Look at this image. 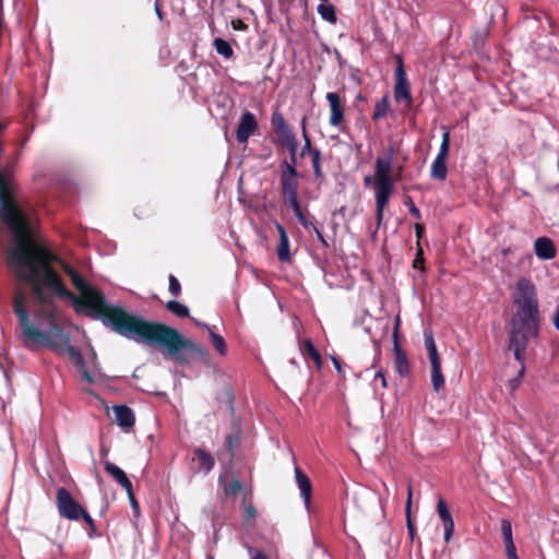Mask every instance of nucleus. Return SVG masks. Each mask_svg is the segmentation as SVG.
<instances>
[{"label": "nucleus", "mask_w": 559, "mask_h": 559, "mask_svg": "<svg viewBox=\"0 0 559 559\" xmlns=\"http://www.w3.org/2000/svg\"><path fill=\"white\" fill-rule=\"evenodd\" d=\"M392 162L393 153L390 151L385 156H379L374 164V198L379 224L382 221L384 207L394 188V182L391 178Z\"/></svg>", "instance_id": "obj_1"}, {"label": "nucleus", "mask_w": 559, "mask_h": 559, "mask_svg": "<svg viewBox=\"0 0 559 559\" xmlns=\"http://www.w3.org/2000/svg\"><path fill=\"white\" fill-rule=\"evenodd\" d=\"M513 301L518 306L513 318L538 322L536 287L531 280L523 277L516 282Z\"/></svg>", "instance_id": "obj_2"}, {"label": "nucleus", "mask_w": 559, "mask_h": 559, "mask_svg": "<svg viewBox=\"0 0 559 559\" xmlns=\"http://www.w3.org/2000/svg\"><path fill=\"white\" fill-rule=\"evenodd\" d=\"M538 322L536 320H523L520 318H512L511 332H510V349L514 354V358L524 362L525 350L530 338L537 336Z\"/></svg>", "instance_id": "obj_3"}, {"label": "nucleus", "mask_w": 559, "mask_h": 559, "mask_svg": "<svg viewBox=\"0 0 559 559\" xmlns=\"http://www.w3.org/2000/svg\"><path fill=\"white\" fill-rule=\"evenodd\" d=\"M56 502L60 516L70 521L83 520L92 530H95L94 520L66 488L61 487L57 490Z\"/></svg>", "instance_id": "obj_4"}, {"label": "nucleus", "mask_w": 559, "mask_h": 559, "mask_svg": "<svg viewBox=\"0 0 559 559\" xmlns=\"http://www.w3.org/2000/svg\"><path fill=\"white\" fill-rule=\"evenodd\" d=\"M425 347L431 367V382L433 390L438 393L444 386V377L441 371V362L438 355L437 346L435 343L431 331H425Z\"/></svg>", "instance_id": "obj_5"}, {"label": "nucleus", "mask_w": 559, "mask_h": 559, "mask_svg": "<svg viewBox=\"0 0 559 559\" xmlns=\"http://www.w3.org/2000/svg\"><path fill=\"white\" fill-rule=\"evenodd\" d=\"M272 126L276 131L277 135L281 138L282 142L287 146L290 151L293 163L296 160V151H297V139L295 134L292 132L290 128L286 123L284 117L276 112L272 116Z\"/></svg>", "instance_id": "obj_6"}, {"label": "nucleus", "mask_w": 559, "mask_h": 559, "mask_svg": "<svg viewBox=\"0 0 559 559\" xmlns=\"http://www.w3.org/2000/svg\"><path fill=\"white\" fill-rule=\"evenodd\" d=\"M297 170L294 165L284 162L281 165V186L285 198L297 195L298 179Z\"/></svg>", "instance_id": "obj_7"}, {"label": "nucleus", "mask_w": 559, "mask_h": 559, "mask_svg": "<svg viewBox=\"0 0 559 559\" xmlns=\"http://www.w3.org/2000/svg\"><path fill=\"white\" fill-rule=\"evenodd\" d=\"M395 75H396V84L394 87V98L397 103L405 102L407 107H411L412 95L409 92V84L406 79L401 58H399V67L395 71Z\"/></svg>", "instance_id": "obj_8"}, {"label": "nucleus", "mask_w": 559, "mask_h": 559, "mask_svg": "<svg viewBox=\"0 0 559 559\" xmlns=\"http://www.w3.org/2000/svg\"><path fill=\"white\" fill-rule=\"evenodd\" d=\"M257 129L258 122L254 115L250 111L242 114L236 131L237 141L239 143H246Z\"/></svg>", "instance_id": "obj_9"}, {"label": "nucleus", "mask_w": 559, "mask_h": 559, "mask_svg": "<svg viewBox=\"0 0 559 559\" xmlns=\"http://www.w3.org/2000/svg\"><path fill=\"white\" fill-rule=\"evenodd\" d=\"M326 100L330 106V119L329 122L332 127L341 128L344 119V106L341 102L338 94L330 92L326 94Z\"/></svg>", "instance_id": "obj_10"}, {"label": "nucleus", "mask_w": 559, "mask_h": 559, "mask_svg": "<svg viewBox=\"0 0 559 559\" xmlns=\"http://www.w3.org/2000/svg\"><path fill=\"white\" fill-rule=\"evenodd\" d=\"M295 481L300 492V497L307 510L310 508V499L312 492V485L310 478L298 467L295 466Z\"/></svg>", "instance_id": "obj_11"}, {"label": "nucleus", "mask_w": 559, "mask_h": 559, "mask_svg": "<svg viewBox=\"0 0 559 559\" xmlns=\"http://www.w3.org/2000/svg\"><path fill=\"white\" fill-rule=\"evenodd\" d=\"M104 469L127 491L128 497L133 499L132 484L127 477L126 473L111 462H106Z\"/></svg>", "instance_id": "obj_12"}, {"label": "nucleus", "mask_w": 559, "mask_h": 559, "mask_svg": "<svg viewBox=\"0 0 559 559\" xmlns=\"http://www.w3.org/2000/svg\"><path fill=\"white\" fill-rule=\"evenodd\" d=\"M437 512L443 524L444 542L449 543L454 532V521L451 513L449 512L445 501L441 498L437 504Z\"/></svg>", "instance_id": "obj_13"}, {"label": "nucleus", "mask_w": 559, "mask_h": 559, "mask_svg": "<svg viewBox=\"0 0 559 559\" xmlns=\"http://www.w3.org/2000/svg\"><path fill=\"white\" fill-rule=\"evenodd\" d=\"M534 251L540 260H551L556 257L555 245L551 239L540 237L535 240Z\"/></svg>", "instance_id": "obj_14"}, {"label": "nucleus", "mask_w": 559, "mask_h": 559, "mask_svg": "<svg viewBox=\"0 0 559 559\" xmlns=\"http://www.w3.org/2000/svg\"><path fill=\"white\" fill-rule=\"evenodd\" d=\"M115 420L123 429H129L134 425V415L131 408L126 405L114 406Z\"/></svg>", "instance_id": "obj_15"}, {"label": "nucleus", "mask_w": 559, "mask_h": 559, "mask_svg": "<svg viewBox=\"0 0 559 559\" xmlns=\"http://www.w3.org/2000/svg\"><path fill=\"white\" fill-rule=\"evenodd\" d=\"M280 236V243L277 247V258L281 262H288L290 260L289 239L283 225L275 224Z\"/></svg>", "instance_id": "obj_16"}, {"label": "nucleus", "mask_w": 559, "mask_h": 559, "mask_svg": "<svg viewBox=\"0 0 559 559\" xmlns=\"http://www.w3.org/2000/svg\"><path fill=\"white\" fill-rule=\"evenodd\" d=\"M394 369L395 371L405 377L409 372V365L405 353L399 346L397 342L394 344Z\"/></svg>", "instance_id": "obj_17"}, {"label": "nucleus", "mask_w": 559, "mask_h": 559, "mask_svg": "<svg viewBox=\"0 0 559 559\" xmlns=\"http://www.w3.org/2000/svg\"><path fill=\"white\" fill-rule=\"evenodd\" d=\"M192 460L195 462L199 472L209 473L214 466V460L211 454L201 449L194 451Z\"/></svg>", "instance_id": "obj_18"}, {"label": "nucleus", "mask_w": 559, "mask_h": 559, "mask_svg": "<svg viewBox=\"0 0 559 559\" xmlns=\"http://www.w3.org/2000/svg\"><path fill=\"white\" fill-rule=\"evenodd\" d=\"M447 159L436 156L431 165V177L438 180H444L447 177Z\"/></svg>", "instance_id": "obj_19"}, {"label": "nucleus", "mask_w": 559, "mask_h": 559, "mask_svg": "<svg viewBox=\"0 0 559 559\" xmlns=\"http://www.w3.org/2000/svg\"><path fill=\"white\" fill-rule=\"evenodd\" d=\"M204 329H206L209 331L212 344L215 347V349L222 356H225L226 353H227V347H226L225 340L223 338V336H221L219 334L215 333L213 331V329L210 325H207V324H204Z\"/></svg>", "instance_id": "obj_20"}, {"label": "nucleus", "mask_w": 559, "mask_h": 559, "mask_svg": "<svg viewBox=\"0 0 559 559\" xmlns=\"http://www.w3.org/2000/svg\"><path fill=\"white\" fill-rule=\"evenodd\" d=\"M213 46H214L216 52L226 59L231 58L234 55V50H233L230 44L223 38H215L213 41Z\"/></svg>", "instance_id": "obj_21"}, {"label": "nucleus", "mask_w": 559, "mask_h": 559, "mask_svg": "<svg viewBox=\"0 0 559 559\" xmlns=\"http://www.w3.org/2000/svg\"><path fill=\"white\" fill-rule=\"evenodd\" d=\"M412 496H413L412 486L408 485V487H407V500H406V506H405V513H406L407 531H408V534H409L411 538L414 539L415 526H414V524L412 522V519H411Z\"/></svg>", "instance_id": "obj_22"}, {"label": "nucleus", "mask_w": 559, "mask_h": 559, "mask_svg": "<svg viewBox=\"0 0 559 559\" xmlns=\"http://www.w3.org/2000/svg\"><path fill=\"white\" fill-rule=\"evenodd\" d=\"M318 13L323 20L332 24L336 22L335 9L332 4H326L325 2H322L321 4L318 5Z\"/></svg>", "instance_id": "obj_23"}, {"label": "nucleus", "mask_w": 559, "mask_h": 559, "mask_svg": "<svg viewBox=\"0 0 559 559\" xmlns=\"http://www.w3.org/2000/svg\"><path fill=\"white\" fill-rule=\"evenodd\" d=\"M166 308L179 318L189 317V308L179 301L169 300L166 305Z\"/></svg>", "instance_id": "obj_24"}, {"label": "nucleus", "mask_w": 559, "mask_h": 559, "mask_svg": "<svg viewBox=\"0 0 559 559\" xmlns=\"http://www.w3.org/2000/svg\"><path fill=\"white\" fill-rule=\"evenodd\" d=\"M389 108H390V100L385 96L380 102H378L376 104L374 109H373V118L380 119V118L384 117L388 114Z\"/></svg>", "instance_id": "obj_25"}, {"label": "nucleus", "mask_w": 559, "mask_h": 559, "mask_svg": "<svg viewBox=\"0 0 559 559\" xmlns=\"http://www.w3.org/2000/svg\"><path fill=\"white\" fill-rule=\"evenodd\" d=\"M444 132L442 134V141L439 148V153L437 154L438 157H442L447 159L448 153H449V146H450V132L448 129L443 128Z\"/></svg>", "instance_id": "obj_26"}, {"label": "nucleus", "mask_w": 559, "mask_h": 559, "mask_svg": "<svg viewBox=\"0 0 559 559\" xmlns=\"http://www.w3.org/2000/svg\"><path fill=\"white\" fill-rule=\"evenodd\" d=\"M14 183L0 173V194H13Z\"/></svg>", "instance_id": "obj_27"}, {"label": "nucleus", "mask_w": 559, "mask_h": 559, "mask_svg": "<svg viewBox=\"0 0 559 559\" xmlns=\"http://www.w3.org/2000/svg\"><path fill=\"white\" fill-rule=\"evenodd\" d=\"M501 532H502V536L504 538L506 544L513 543L512 526H511L510 521H508V520L501 521Z\"/></svg>", "instance_id": "obj_28"}, {"label": "nucleus", "mask_w": 559, "mask_h": 559, "mask_svg": "<svg viewBox=\"0 0 559 559\" xmlns=\"http://www.w3.org/2000/svg\"><path fill=\"white\" fill-rule=\"evenodd\" d=\"M305 348H306V352L307 354L317 362V365L319 366L320 365V354L317 352V349L314 348L313 344L311 343V341L307 340L305 342Z\"/></svg>", "instance_id": "obj_29"}, {"label": "nucleus", "mask_w": 559, "mask_h": 559, "mask_svg": "<svg viewBox=\"0 0 559 559\" xmlns=\"http://www.w3.org/2000/svg\"><path fill=\"white\" fill-rule=\"evenodd\" d=\"M312 167L314 170L316 177H321V166H320V151L313 150L312 152Z\"/></svg>", "instance_id": "obj_30"}, {"label": "nucleus", "mask_w": 559, "mask_h": 559, "mask_svg": "<svg viewBox=\"0 0 559 559\" xmlns=\"http://www.w3.org/2000/svg\"><path fill=\"white\" fill-rule=\"evenodd\" d=\"M169 292L174 296H178L181 292L180 283L174 275H169Z\"/></svg>", "instance_id": "obj_31"}, {"label": "nucleus", "mask_w": 559, "mask_h": 559, "mask_svg": "<svg viewBox=\"0 0 559 559\" xmlns=\"http://www.w3.org/2000/svg\"><path fill=\"white\" fill-rule=\"evenodd\" d=\"M524 368L525 367H524V362H523V364H521V369L519 371L518 377H515L509 381V388L511 391H515L519 388V385L522 381V378H523Z\"/></svg>", "instance_id": "obj_32"}, {"label": "nucleus", "mask_w": 559, "mask_h": 559, "mask_svg": "<svg viewBox=\"0 0 559 559\" xmlns=\"http://www.w3.org/2000/svg\"><path fill=\"white\" fill-rule=\"evenodd\" d=\"M240 483L238 480H231L225 486V493L235 496L240 490Z\"/></svg>", "instance_id": "obj_33"}, {"label": "nucleus", "mask_w": 559, "mask_h": 559, "mask_svg": "<svg viewBox=\"0 0 559 559\" xmlns=\"http://www.w3.org/2000/svg\"><path fill=\"white\" fill-rule=\"evenodd\" d=\"M302 135H304V139H305V145L301 150V156H305L307 153H311L312 154V150H311V142H310V139L308 138L307 135V131H306V127H305V121L302 122Z\"/></svg>", "instance_id": "obj_34"}, {"label": "nucleus", "mask_w": 559, "mask_h": 559, "mask_svg": "<svg viewBox=\"0 0 559 559\" xmlns=\"http://www.w3.org/2000/svg\"><path fill=\"white\" fill-rule=\"evenodd\" d=\"M286 200L289 203V205L292 206V209H293L295 215L297 216V218L299 216H301L302 215V211H301L300 205L298 203L297 195L286 198Z\"/></svg>", "instance_id": "obj_35"}, {"label": "nucleus", "mask_w": 559, "mask_h": 559, "mask_svg": "<svg viewBox=\"0 0 559 559\" xmlns=\"http://www.w3.org/2000/svg\"><path fill=\"white\" fill-rule=\"evenodd\" d=\"M247 548L251 559H267L266 555L263 551L254 549L250 546H248Z\"/></svg>", "instance_id": "obj_36"}, {"label": "nucleus", "mask_w": 559, "mask_h": 559, "mask_svg": "<svg viewBox=\"0 0 559 559\" xmlns=\"http://www.w3.org/2000/svg\"><path fill=\"white\" fill-rule=\"evenodd\" d=\"M506 551H507L508 559H519L516 551H515L514 543L506 544Z\"/></svg>", "instance_id": "obj_37"}, {"label": "nucleus", "mask_w": 559, "mask_h": 559, "mask_svg": "<svg viewBox=\"0 0 559 559\" xmlns=\"http://www.w3.org/2000/svg\"><path fill=\"white\" fill-rule=\"evenodd\" d=\"M298 221L306 229L312 230V226L314 225L309 219H307L304 214L298 217Z\"/></svg>", "instance_id": "obj_38"}, {"label": "nucleus", "mask_w": 559, "mask_h": 559, "mask_svg": "<svg viewBox=\"0 0 559 559\" xmlns=\"http://www.w3.org/2000/svg\"><path fill=\"white\" fill-rule=\"evenodd\" d=\"M374 380H380V381H381V386H382L383 389H385V388H386V385H388V384H386V379H385V377H384V373H383L381 370H378V371L376 372V374H374Z\"/></svg>", "instance_id": "obj_39"}, {"label": "nucleus", "mask_w": 559, "mask_h": 559, "mask_svg": "<svg viewBox=\"0 0 559 559\" xmlns=\"http://www.w3.org/2000/svg\"><path fill=\"white\" fill-rule=\"evenodd\" d=\"M399 328H400V317L397 316L395 318V322H394V330H393V341L394 343L397 342V337H399Z\"/></svg>", "instance_id": "obj_40"}, {"label": "nucleus", "mask_w": 559, "mask_h": 559, "mask_svg": "<svg viewBox=\"0 0 559 559\" xmlns=\"http://www.w3.org/2000/svg\"><path fill=\"white\" fill-rule=\"evenodd\" d=\"M312 231L316 234L320 242H322L324 246H328L322 233L316 226H312Z\"/></svg>", "instance_id": "obj_41"}, {"label": "nucleus", "mask_w": 559, "mask_h": 559, "mask_svg": "<svg viewBox=\"0 0 559 559\" xmlns=\"http://www.w3.org/2000/svg\"><path fill=\"white\" fill-rule=\"evenodd\" d=\"M409 212L413 214V216H414L415 218H417V219H418V218H420V212H419V210H418V209L415 206V204H414V203H412V202H411V206H409Z\"/></svg>", "instance_id": "obj_42"}, {"label": "nucleus", "mask_w": 559, "mask_h": 559, "mask_svg": "<svg viewBox=\"0 0 559 559\" xmlns=\"http://www.w3.org/2000/svg\"><path fill=\"white\" fill-rule=\"evenodd\" d=\"M332 360H333V365H334L335 369L337 370V373L342 374V366H341L340 360L335 357H333Z\"/></svg>", "instance_id": "obj_43"}, {"label": "nucleus", "mask_w": 559, "mask_h": 559, "mask_svg": "<svg viewBox=\"0 0 559 559\" xmlns=\"http://www.w3.org/2000/svg\"><path fill=\"white\" fill-rule=\"evenodd\" d=\"M416 236L417 238L421 237V234L424 233V226L420 224L415 225Z\"/></svg>", "instance_id": "obj_44"}, {"label": "nucleus", "mask_w": 559, "mask_h": 559, "mask_svg": "<svg viewBox=\"0 0 559 559\" xmlns=\"http://www.w3.org/2000/svg\"><path fill=\"white\" fill-rule=\"evenodd\" d=\"M423 263V257L421 252L419 251L417 258L414 260V267H419V265Z\"/></svg>", "instance_id": "obj_45"}, {"label": "nucleus", "mask_w": 559, "mask_h": 559, "mask_svg": "<svg viewBox=\"0 0 559 559\" xmlns=\"http://www.w3.org/2000/svg\"><path fill=\"white\" fill-rule=\"evenodd\" d=\"M247 516L253 519L255 516V510L252 507L246 509Z\"/></svg>", "instance_id": "obj_46"}, {"label": "nucleus", "mask_w": 559, "mask_h": 559, "mask_svg": "<svg viewBox=\"0 0 559 559\" xmlns=\"http://www.w3.org/2000/svg\"><path fill=\"white\" fill-rule=\"evenodd\" d=\"M365 183L367 186H369L372 181L374 182V180L372 179L371 176H366L365 179H364Z\"/></svg>", "instance_id": "obj_47"}, {"label": "nucleus", "mask_w": 559, "mask_h": 559, "mask_svg": "<svg viewBox=\"0 0 559 559\" xmlns=\"http://www.w3.org/2000/svg\"><path fill=\"white\" fill-rule=\"evenodd\" d=\"M234 27L235 28H242L243 27V23L238 20L237 22H234Z\"/></svg>", "instance_id": "obj_48"}, {"label": "nucleus", "mask_w": 559, "mask_h": 559, "mask_svg": "<svg viewBox=\"0 0 559 559\" xmlns=\"http://www.w3.org/2000/svg\"><path fill=\"white\" fill-rule=\"evenodd\" d=\"M129 499H130V502H131L132 508H133V509H135V508H136V506H138V503H136L135 499H134V498H133V499L129 498Z\"/></svg>", "instance_id": "obj_49"}, {"label": "nucleus", "mask_w": 559, "mask_h": 559, "mask_svg": "<svg viewBox=\"0 0 559 559\" xmlns=\"http://www.w3.org/2000/svg\"><path fill=\"white\" fill-rule=\"evenodd\" d=\"M192 320L195 322V324H198V325H200V326L204 328V324H205V323H202V322H200V321H198V320H195V319H192Z\"/></svg>", "instance_id": "obj_50"}, {"label": "nucleus", "mask_w": 559, "mask_h": 559, "mask_svg": "<svg viewBox=\"0 0 559 559\" xmlns=\"http://www.w3.org/2000/svg\"><path fill=\"white\" fill-rule=\"evenodd\" d=\"M192 320L195 322V324H198V325H200V326L204 328V324H205V323H202V322H200V321H198V320H195V319H192Z\"/></svg>", "instance_id": "obj_51"}, {"label": "nucleus", "mask_w": 559, "mask_h": 559, "mask_svg": "<svg viewBox=\"0 0 559 559\" xmlns=\"http://www.w3.org/2000/svg\"><path fill=\"white\" fill-rule=\"evenodd\" d=\"M156 13L158 14V16L160 17V11L158 9V7L156 5Z\"/></svg>", "instance_id": "obj_52"}, {"label": "nucleus", "mask_w": 559, "mask_h": 559, "mask_svg": "<svg viewBox=\"0 0 559 559\" xmlns=\"http://www.w3.org/2000/svg\"><path fill=\"white\" fill-rule=\"evenodd\" d=\"M558 169H559V152H558Z\"/></svg>", "instance_id": "obj_53"}]
</instances>
